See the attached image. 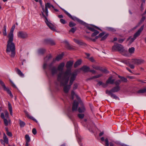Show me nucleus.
<instances>
[{
	"mask_svg": "<svg viewBox=\"0 0 146 146\" xmlns=\"http://www.w3.org/2000/svg\"><path fill=\"white\" fill-rule=\"evenodd\" d=\"M144 25H143L141 26V28L138 30V31L134 34L133 37L136 39L137 37L140 35L143 29Z\"/></svg>",
	"mask_w": 146,
	"mask_h": 146,
	"instance_id": "9d476101",
	"label": "nucleus"
},
{
	"mask_svg": "<svg viewBox=\"0 0 146 146\" xmlns=\"http://www.w3.org/2000/svg\"><path fill=\"white\" fill-rule=\"evenodd\" d=\"M7 42L6 52L11 57L14 58L15 54V48L14 43L13 42V38H8Z\"/></svg>",
	"mask_w": 146,
	"mask_h": 146,
	"instance_id": "f03ea898",
	"label": "nucleus"
},
{
	"mask_svg": "<svg viewBox=\"0 0 146 146\" xmlns=\"http://www.w3.org/2000/svg\"><path fill=\"white\" fill-rule=\"evenodd\" d=\"M112 91H111V89L110 91L109 90H106V93L107 94H108V95H110V96H111V95L112 94Z\"/></svg>",
	"mask_w": 146,
	"mask_h": 146,
	"instance_id": "864d4df0",
	"label": "nucleus"
},
{
	"mask_svg": "<svg viewBox=\"0 0 146 146\" xmlns=\"http://www.w3.org/2000/svg\"><path fill=\"white\" fill-rule=\"evenodd\" d=\"M4 29L3 31V34L4 36H6L7 35V33L6 32V26L5 25L4 27Z\"/></svg>",
	"mask_w": 146,
	"mask_h": 146,
	"instance_id": "58836bf2",
	"label": "nucleus"
},
{
	"mask_svg": "<svg viewBox=\"0 0 146 146\" xmlns=\"http://www.w3.org/2000/svg\"><path fill=\"white\" fill-rule=\"evenodd\" d=\"M134 51L135 48L133 47H131V48H129L128 50L129 52V53L131 54L133 53L134 52Z\"/></svg>",
	"mask_w": 146,
	"mask_h": 146,
	"instance_id": "f704fd0d",
	"label": "nucleus"
},
{
	"mask_svg": "<svg viewBox=\"0 0 146 146\" xmlns=\"http://www.w3.org/2000/svg\"><path fill=\"white\" fill-rule=\"evenodd\" d=\"M50 69L51 70L52 74V75L56 74L57 72V70L56 68L54 66L50 67Z\"/></svg>",
	"mask_w": 146,
	"mask_h": 146,
	"instance_id": "2eb2a0df",
	"label": "nucleus"
},
{
	"mask_svg": "<svg viewBox=\"0 0 146 146\" xmlns=\"http://www.w3.org/2000/svg\"><path fill=\"white\" fill-rule=\"evenodd\" d=\"M15 25H13L11 27L10 33L8 35V38H13V33L14 29L15 28Z\"/></svg>",
	"mask_w": 146,
	"mask_h": 146,
	"instance_id": "ddd939ff",
	"label": "nucleus"
},
{
	"mask_svg": "<svg viewBox=\"0 0 146 146\" xmlns=\"http://www.w3.org/2000/svg\"><path fill=\"white\" fill-rule=\"evenodd\" d=\"M0 84L1 85L4 90L7 91L8 94H9L11 97H13V96L10 90L8 89V88H7L6 87L4 83L0 80Z\"/></svg>",
	"mask_w": 146,
	"mask_h": 146,
	"instance_id": "0eeeda50",
	"label": "nucleus"
},
{
	"mask_svg": "<svg viewBox=\"0 0 146 146\" xmlns=\"http://www.w3.org/2000/svg\"><path fill=\"white\" fill-rule=\"evenodd\" d=\"M51 58V55L50 54H49L48 56H46V57L44 58V62L43 66V68L44 69H45L46 68L47 65L46 62Z\"/></svg>",
	"mask_w": 146,
	"mask_h": 146,
	"instance_id": "9b49d317",
	"label": "nucleus"
},
{
	"mask_svg": "<svg viewBox=\"0 0 146 146\" xmlns=\"http://www.w3.org/2000/svg\"><path fill=\"white\" fill-rule=\"evenodd\" d=\"M101 67H100V66H96L94 68V69H95L96 70H99L100 71V70H101Z\"/></svg>",
	"mask_w": 146,
	"mask_h": 146,
	"instance_id": "0e129e2a",
	"label": "nucleus"
},
{
	"mask_svg": "<svg viewBox=\"0 0 146 146\" xmlns=\"http://www.w3.org/2000/svg\"><path fill=\"white\" fill-rule=\"evenodd\" d=\"M42 16L45 18V22L48 26L52 30L54 31L55 29L54 28L53 25L50 23L48 20V19L46 16L44 14L42 13Z\"/></svg>",
	"mask_w": 146,
	"mask_h": 146,
	"instance_id": "6e6552de",
	"label": "nucleus"
},
{
	"mask_svg": "<svg viewBox=\"0 0 146 146\" xmlns=\"http://www.w3.org/2000/svg\"><path fill=\"white\" fill-rule=\"evenodd\" d=\"M4 123L5 124V126H7L8 125V123L9 122L8 121V120L5 118H4Z\"/></svg>",
	"mask_w": 146,
	"mask_h": 146,
	"instance_id": "3c124183",
	"label": "nucleus"
},
{
	"mask_svg": "<svg viewBox=\"0 0 146 146\" xmlns=\"http://www.w3.org/2000/svg\"><path fill=\"white\" fill-rule=\"evenodd\" d=\"M131 62L138 65L143 63L144 62V60L140 59H132L131 60Z\"/></svg>",
	"mask_w": 146,
	"mask_h": 146,
	"instance_id": "423d86ee",
	"label": "nucleus"
},
{
	"mask_svg": "<svg viewBox=\"0 0 146 146\" xmlns=\"http://www.w3.org/2000/svg\"><path fill=\"white\" fill-rule=\"evenodd\" d=\"M121 81L123 82H127V79L125 78L124 77H123L121 79Z\"/></svg>",
	"mask_w": 146,
	"mask_h": 146,
	"instance_id": "a18cd8bd",
	"label": "nucleus"
},
{
	"mask_svg": "<svg viewBox=\"0 0 146 146\" xmlns=\"http://www.w3.org/2000/svg\"><path fill=\"white\" fill-rule=\"evenodd\" d=\"M71 19L72 20H74V21H76L80 23V24H83L84 23L83 21L81 20L80 19L78 18H77L75 17H72H72H70Z\"/></svg>",
	"mask_w": 146,
	"mask_h": 146,
	"instance_id": "f3484780",
	"label": "nucleus"
},
{
	"mask_svg": "<svg viewBox=\"0 0 146 146\" xmlns=\"http://www.w3.org/2000/svg\"><path fill=\"white\" fill-rule=\"evenodd\" d=\"M81 69L84 72H88L89 71L90 68L89 67L84 66H83Z\"/></svg>",
	"mask_w": 146,
	"mask_h": 146,
	"instance_id": "5701e85b",
	"label": "nucleus"
},
{
	"mask_svg": "<svg viewBox=\"0 0 146 146\" xmlns=\"http://www.w3.org/2000/svg\"><path fill=\"white\" fill-rule=\"evenodd\" d=\"M146 92V88H144L143 89L139 90L137 92L139 93H144Z\"/></svg>",
	"mask_w": 146,
	"mask_h": 146,
	"instance_id": "c9c22d12",
	"label": "nucleus"
},
{
	"mask_svg": "<svg viewBox=\"0 0 146 146\" xmlns=\"http://www.w3.org/2000/svg\"><path fill=\"white\" fill-rule=\"evenodd\" d=\"M128 66H129L131 69H134L135 67L134 65L132 64H131L130 63L128 64Z\"/></svg>",
	"mask_w": 146,
	"mask_h": 146,
	"instance_id": "052dcab7",
	"label": "nucleus"
},
{
	"mask_svg": "<svg viewBox=\"0 0 146 146\" xmlns=\"http://www.w3.org/2000/svg\"><path fill=\"white\" fill-rule=\"evenodd\" d=\"M64 65V62H62L58 66V70L59 71H61L60 72H63L62 71L63 70Z\"/></svg>",
	"mask_w": 146,
	"mask_h": 146,
	"instance_id": "dca6fc26",
	"label": "nucleus"
},
{
	"mask_svg": "<svg viewBox=\"0 0 146 146\" xmlns=\"http://www.w3.org/2000/svg\"><path fill=\"white\" fill-rule=\"evenodd\" d=\"M32 133L34 135H35L36 134L37 131L35 128H33V129Z\"/></svg>",
	"mask_w": 146,
	"mask_h": 146,
	"instance_id": "680f3d73",
	"label": "nucleus"
},
{
	"mask_svg": "<svg viewBox=\"0 0 146 146\" xmlns=\"http://www.w3.org/2000/svg\"><path fill=\"white\" fill-rule=\"evenodd\" d=\"M6 134L9 137H11L12 136V133L11 132H9L8 131H7V132Z\"/></svg>",
	"mask_w": 146,
	"mask_h": 146,
	"instance_id": "338daca9",
	"label": "nucleus"
},
{
	"mask_svg": "<svg viewBox=\"0 0 146 146\" xmlns=\"http://www.w3.org/2000/svg\"><path fill=\"white\" fill-rule=\"evenodd\" d=\"M45 51L44 49L41 48L38 50V52L39 54H42L45 52Z\"/></svg>",
	"mask_w": 146,
	"mask_h": 146,
	"instance_id": "2f4dec72",
	"label": "nucleus"
},
{
	"mask_svg": "<svg viewBox=\"0 0 146 146\" xmlns=\"http://www.w3.org/2000/svg\"><path fill=\"white\" fill-rule=\"evenodd\" d=\"M19 121L20 127H24L25 125V123L24 121H22L20 119H19Z\"/></svg>",
	"mask_w": 146,
	"mask_h": 146,
	"instance_id": "7c9ffc66",
	"label": "nucleus"
},
{
	"mask_svg": "<svg viewBox=\"0 0 146 146\" xmlns=\"http://www.w3.org/2000/svg\"><path fill=\"white\" fill-rule=\"evenodd\" d=\"M25 138L26 142H29L31 140L30 138L29 135L27 134L25 135Z\"/></svg>",
	"mask_w": 146,
	"mask_h": 146,
	"instance_id": "4c0bfd02",
	"label": "nucleus"
},
{
	"mask_svg": "<svg viewBox=\"0 0 146 146\" xmlns=\"http://www.w3.org/2000/svg\"><path fill=\"white\" fill-rule=\"evenodd\" d=\"M123 47L122 45L118 44H115L113 46L112 50L113 51H123Z\"/></svg>",
	"mask_w": 146,
	"mask_h": 146,
	"instance_id": "39448f33",
	"label": "nucleus"
},
{
	"mask_svg": "<svg viewBox=\"0 0 146 146\" xmlns=\"http://www.w3.org/2000/svg\"><path fill=\"white\" fill-rule=\"evenodd\" d=\"M78 105V102L74 101L72 108V112L77 110Z\"/></svg>",
	"mask_w": 146,
	"mask_h": 146,
	"instance_id": "f8f14e48",
	"label": "nucleus"
},
{
	"mask_svg": "<svg viewBox=\"0 0 146 146\" xmlns=\"http://www.w3.org/2000/svg\"><path fill=\"white\" fill-rule=\"evenodd\" d=\"M79 45L83 46H87V44L85 43L82 41Z\"/></svg>",
	"mask_w": 146,
	"mask_h": 146,
	"instance_id": "bf43d9fd",
	"label": "nucleus"
},
{
	"mask_svg": "<svg viewBox=\"0 0 146 146\" xmlns=\"http://www.w3.org/2000/svg\"><path fill=\"white\" fill-rule=\"evenodd\" d=\"M78 116L80 119H82L84 117V114L82 113H80L78 114Z\"/></svg>",
	"mask_w": 146,
	"mask_h": 146,
	"instance_id": "5fc2aeb1",
	"label": "nucleus"
},
{
	"mask_svg": "<svg viewBox=\"0 0 146 146\" xmlns=\"http://www.w3.org/2000/svg\"><path fill=\"white\" fill-rule=\"evenodd\" d=\"M64 54H60L56 57L55 59H53V62H55V60L59 61L62 58Z\"/></svg>",
	"mask_w": 146,
	"mask_h": 146,
	"instance_id": "412c9836",
	"label": "nucleus"
},
{
	"mask_svg": "<svg viewBox=\"0 0 146 146\" xmlns=\"http://www.w3.org/2000/svg\"><path fill=\"white\" fill-rule=\"evenodd\" d=\"M105 146H109V143L108 139L107 138H106L105 140Z\"/></svg>",
	"mask_w": 146,
	"mask_h": 146,
	"instance_id": "8fccbe9b",
	"label": "nucleus"
},
{
	"mask_svg": "<svg viewBox=\"0 0 146 146\" xmlns=\"http://www.w3.org/2000/svg\"><path fill=\"white\" fill-rule=\"evenodd\" d=\"M135 38L134 37L132 38L131 36L129 37L127 39V41H129L130 44L132 43L135 39Z\"/></svg>",
	"mask_w": 146,
	"mask_h": 146,
	"instance_id": "a878e982",
	"label": "nucleus"
},
{
	"mask_svg": "<svg viewBox=\"0 0 146 146\" xmlns=\"http://www.w3.org/2000/svg\"><path fill=\"white\" fill-rule=\"evenodd\" d=\"M101 70H100V71L105 73H107L109 72L108 71V70L106 69L103 68L101 67Z\"/></svg>",
	"mask_w": 146,
	"mask_h": 146,
	"instance_id": "37998d69",
	"label": "nucleus"
},
{
	"mask_svg": "<svg viewBox=\"0 0 146 146\" xmlns=\"http://www.w3.org/2000/svg\"><path fill=\"white\" fill-rule=\"evenodd\" d=\"M77 75V73L76 72H75L72 73L70 74L69 84L68 85H67L68 83L66 84H61L60 81L57 80L58 82H60L61 86H64L63 90L65 93H67L68 92L71 86L73 84V82L75 80Z\"/></svg>",
	"mask_w": 146,
	"mask_h": 146,
	"instance_id": "7ed1b4c3",
	"label": "nucleus"
},
{
	"mask_svg": "<svg viewBox=\"0 0 146 146\" xmlns=\"http://www.w3.org/2000/svg\"><path fill=\"white\" fill-rule=\"evenodd\" d=\"M69 25L70 27H72L75 26L76 25V24L72 22H70L69 23Z\"/></svg>",
	"mask_w": 146,
	"mask_h": 146,
	"instance_id": "09e8293b",
	"label": "nucleus"
},
{
	"mask_svg": "<svg viewBox=\"0 0 146 146\" xmlns=\"http://www.w3.org/2000/svg\"><path fill=\"white\" fill-rule=\"evenodd\" d=\"M107 29L108 31H110L112 32H115L116 31V29L115 28L111 27H107Z\"/></svg>",
	"mask_w": 146,
	"mask_h": 146,
	"instance_id": "72a5a7b5",
	"label": "nucleus"
},
{
	"mask_svg": "<svg viewBox=\"0 0 146 146\" xmlns=\"http://www.w3.org/2000/svg\"><path fill=\"white\" fill-rule=\"evenodd\" d=\"M121 62L127 65H128V64L129 63L128 60H122Z\"/></svg>",
	"mask_w": 146,
	"mask_h": 146,
	"instance_id": "49530a36",
	"label": "nucleus"
},
{
	"mask_svg": "<svg viewBox=\"0 0 146 146\" xmlns=\"http://www.w3.org/2000/svg\"><path fill=\"white\" fill-rule=\"evenodd\" d=\"M73 62L72 61L68 62L66 65L67 69L64 72H59L57 75V80L63 85L66 84L69 81L70 77L71 70Z\"/></svg>",
	"mask_w": 146,
	"mask_h": 146,
	"instance_id": "f257e3e1",
	"label": "nucleus"
},
{
	"mask_svg": "<svg viewBox=\"0 0 146 146\" xmlns=\"http://www.w3.org/2000/svg\"><path fill=\"white\" fill-rule=\"evenodd\" d=\"M15 70L18 74L21 77H23L24 76V74L22 73L21 71L17 68H16Z\"/></svg>",
	"mask_w": 146,
	"mask_h": 146,
	"instance_id": "b1692460",
	"label": "nucleus"
},
{
	"mask_svg": "<svg viewBox=\"0 0 146 146\" xmlns=\"http://www.w3.org/2000/svg\"><path fill=\"white\" fill-rule=\"evenodd\" d=\"M120 90V87L119 86H116L111 89V91L113 92H117Z\"/></svg>",
	"mask_w": 146,
	"mask_h": 146,
	"instance_id": "4be33fe9",
	"label": "nucleus"
},
{
	"mask_svg": "<svg viewBox=\"0 0 146 146\" xmlns=\"http://www.w3.org/2000/svg\"><path fill=\"white\" fill-rule=\"evenodd\" d=\"M114 79H112V77H110L106 81V84H113L114 83Z\"/></svg>",
	"mask_w": 146,
	"mask_h": 146,
	"instance_id": "6ab92c4d",
	"label": "nucleus"
},
{
	"mask_svg": "<svg viewBox=\"0 0 146 146\" xmlns=\"http://www.w3.org/2000/svg\"><path fill=\"white\" fill-rule=\"evenodd\" d=\"M102 76V74H99L95 76L88 79V80H91L95 78H97Z\"/></svg>",
	"mask_w": 146,
	"mask_h": 146,
	"instance_id": "c756f323",
	"label": "nucleus"
},
{
	"mask_svg": "<svg viewBox=\"0 0 146 146\" xmlns=\"http://www.w3.org/2000/svg\"><path fill=\"white\" fill-rule=\"evenodd\" d=\"M78 87V84L77 83H75L73 85V89L75 90Z\"/></svg>",
	"mask_w": 146,
	"mask_h": 146,
	"instance_id": "4d7b16f0",
	"label": "nucleus"
},
{
	"mask_svg": "<svg viewBox=\"0 0 146 146\" xmlns=\"http://www.w3.org/2000/svg\"><path fill=\"white\" fill-rule=\"evenodd\" d=\"M73 40L76 43L79 45H80L81 42L82 41L81 40L77 39L75 38H74L73 39Z\"/></svg>",
	"mask_w": 146,
	"mask_h": 146,
	"instance_id": "473e14b6",
	"label": "nucleus"
},
{
	"mask_svg": "<svg viewBox=\"0 0 146 146\" xmlns=\"http://www.w3.org/2000/svg\"><path fill=\"white\" fill-rule=\"evenodd\" d=\"M112 91H111V89L110 91L109 90H106V93L107 94H108V95H110V96H111V95L112 94Z\"/></svg>",
	"mask_w": 146,
	"mask_h": 146,
	"instance_id": "603ef678",
	"label": "nucleus"
},
{
	"mask_svg": "<svg viewBox=\"0 0 146 146\" xmlns=\"http://www.w3.org/2000/svg\"><path fill=\"white\" fill-rule=\"evenodd\" d=\"M111 97L113 98V99H115L116 100H119V98L117 97L116 95H115L114 94H113L111 95Z\"/></svg>",
	"mask_w": 146,
	"mask_h": 146,
	"instance_id": "ea45409f",
	"label": "nucleus"
},
{
	"mask_svg": "<svg viewBox=\"0 0 146 146\" xmlns=\"http://www.w3.org/2000/svg\"><path fill=\"white\" fill-rule=\"evenodd\" d=\"M62 10L64 11V13L70 18L72 17V16L71 15L67 12L66 11L63 9H62Z\"/></svg>",
	"mask_w": 146,
	"mask_h": 146,
	"instance_id": "79ce46f5",
	"label": "nucleus"
},
{
	"mask_svg": "<svg viewBox=\"0 0 146 146\" xmlns=\"http://www.w3.org/2000/svg\"><path fill=\"white\" fill-rule=\"evenodd\" d=\"M78 111L80 113L84 112L85 111V109L84 106H82L81 107H79L78 109Z\"/></svg>",
	"mask_w": 146,
	"mask_h": 146,
	"instance_id": "bb28decb",
	"label": "nucleus"
},
{
	"mask_svg": "<svg viewBox=\"0 0 146 146\" xmlns=\"http://www.w3.org/2000/svg\"><path fill=\"white\" fill-rule=\"evenodd\" d=\"M60 21L63 24H64L66 23L65 21L63 19H60Z\"/></svg>",
	"mask_w": 146,
	"mask_h": 146,
	"instance_id": "e2e57ef3",
	"label": "nucleus"
},
{
	"mask_svg": "<svg viewBox=\"0 0 146 146\" xmlns=\"http://www.w3.org/2000/svg\"><path fill=\"white\" fill-rule=\"evenodd\" d=\"M88 58L90 61H91L92 62H93L95 61V60H94L93 57H92L90 58Z\"/></svg>",
	"mask_w": 146,
	"mask_h": 146,
	"instance_id": "13d9d810",
	"label": "nucleus"
},
{
	"mask_svg": "<svg viewBox=\"0 0 146 146\" xmlns=\"http://www.w3.org/2000/svg\"><path fill=\"white\" fill-rule=\"evenodd\" d=\"M94 32L93 33L92 35L91 36L92 37L95 36L97 35L99 33V32L96 30H95V31H94Z\"/></svg>",
	"mask_w": 146,
	"mask_h": 146,
	"instance_id": "e433bc0d",
	"label": "nucleus"
},
{
	"mask_svg": "<svg viewBox=\"0 0 146 146\" xmlns=\"http://www.w3.org/2000/svg\"><path fill=\"white\" fill-rule=\"evenodd\" d=\"M75 93L74 92V91H72L71 92V95L72 96V100L74 99V96L75 95Z\"/></svg>",
	"mask_w": 146,
	"mask_h": 146,
	"instance_id": "69168bd1",
	"label": "nucleus"
},
{
	"mask_svg": "<svg viewBox=\"0 0 146 146\" xmlns=\"http://www.w3.org/2000/svg\"><path fill=\"white\" fill-rule=\"evenodd\" d=\"M81 63V60L77 61L74 64V66L75 68L76 67L80 65Z\"/></svg>",
	"mask_w": 146,
	"mask_h": 146,
	"instance_id": "cd10ccee",
	"label": "nucleus"
},
{
	"mask_svg": "<svg viewBox=\"0 0 146 146\" xmlns=\"http://www.w3.org/2000/svg\"><path fill=\"white\" fill-rule=\"evenodd\" d=\"M108 35V34H107L105 35L104 36L102 37L101 39V41L104 40H105L107 37Z\"/></svg>",
	"mask_w": 146,
	"mask_h": 146,
	"instance_id": "c03bdc74",
	"label": "nucleus"
},
{
	"mask_svg": "<svg viewBox=\"0 0 146 146\" xmlns=\"http://www.w3.org/2000/svg\"><path fill=\"white\" fill-rule=\"evenodd\" d=\"M44 42L46 44H49L52 45H53L55 44L54 41L51 39H46L44 41Z\"/></svg>",
	"mask_w": 146,
	"mask_h": 146,
	"instance_id": "4468645a",
	"label": "nucleus"
},
{
	"mask_svg": "<svg viewBox=\"0 0 146 146\" xmlns=\"http://www.w3.org/2000/svg\"><path fill=\"white\" fill-rule=\"evenodd\" d=\"M24 112L28 117L29 118L33 120V121H35L36 122H37L36 120L34 118V117H33L31 116L28 113V112L26 111H25Z\"/></svg>",
	"mask_w": 146,
	"mask_h": 146,
	"instance_id": "aec40b11",
	"label": "nucleus"
},
{
	"mask_svg": "<svg viewBox=\"0 0 146 146\" xmlns=\"http://www.w3.org/2000/svg\"><path fill=\"white\" fill-rule=\"evenodd\" d=\"M121 81L119 80H118L116 81L114 83L116 86H119L120 83Z\"/></svg>",
	"mask_w": 146,
	"mask_h": 146,
	"instance_id": "de8ad7c7",
	"label": "nucleus"
},
{
	"mask_svg": "<svg viewBox=\"0 0 146 146\" xmlns=\"http://www.w3.org/2000/svg\"><path fill=\"white\" fill-rule=\"evenodd\" d=\"M3 137L4 139V142L6 144H8L9 142V140L6 135L5 133H4L3 134Z\"/></svg>",
	"mask_w": 146,
	"mask_h": 146,
	"instance_id": "393cba45",
	"label": "nucleus"
},
{
	"mask_svg": "<svg viewBox=\"0 0 146 146\" xmlns=\"http://www.w3.org/2000/svg\"><path fill=\"white\" fill-rule=\"evenodd\" d=\"M76 30V27H73L70 30V32H71L72 33H74Z\"/></svg>",
	"mask_w": 146,
	"mask_h": 146,
	"instance_id": "6e6d98bb",
	"label": "nucleus"
},
{
	"mask_svg": "<svg viewBox=\"0 0 146 146\" xmlns=\"http://www.w3.org/2000/svg\"><path fill=\"white\" fill-rule=\"evenodd\" d=\"M124 40V39L123 38L119 39L118 40V41L120 43H122Z\"/></svg>",
	"mask_w": 146,
	"mask_h": 146,
	"instance_id": "774afa93",
	"label": "nucleus"
},
{
	"mask_svg": "<svg viewBox=\"0 0 146 146\" xmlns=\"http://www.w3.org/2000/svg\"><path fill=\"white\" fill-rule=\"evenodd\" d=\"M41 6L42 7V13H43L44 14V13H45L46 15V16H48V8H50L52 7V8H54V6L49 3H45V8L43 6H42L41 5Z\"/></svg>",
	"mask_w": 146,
	"mask_h": 146,
	"instance_id": "20e7f679",
	"label": "nucleus"
},
{
	"mask_svg": "<svg viewBox=\"0 0 146 146\" xmlns=\"http://www.w3.org/2000/svg\"><path fill=\"white\" fill-rule=\"evenodd\" d=\"M8 105L9 109L10 112V114L11 115H13V111L12 106L9 103Z\"/></svg>",
	"mask_w": 146,
	"mask_h": 146,
	"instance_id": "c85d7f7f",
	"label": "nucleus"
},
{
	"mask_svg": "<svg viewBox=\"0 0 146 146\" xmlns=\"http://www.w3.org/2000/svg\"><path fill=\"white\" fill-rule=\"evenodd\" d=\"M86 27L88 30L92 32H94L95 31V29L94 28L100 30H101L98 27L95 26H94L93 27H92L90 26H87Z\"/></svg>",
	"mask_w": 146,
	"mask_h": 146,
	"instance_id": "a211bd4d",
	"label": "nucleus"
},
{
	"mask_svg": "<svg viewBox=\"0 0 146 146\" xmlns=\"http://www.w3.org/2000/svg\"><path fill=\"white\" fill-rule=\"evenodd\" d=\"M62 10L64 11V13L70 18L72 17V16L71 15L67 12L66 11L63 9H62Z\"/></svg>",
	"mask_w": 146,
	"mask_h": 146,
	"instance_id": "a19ab883",
	"label": "nucleus"
},
{
	"mask_svg": "<svg viewBox=\"0 0 146 146\" xmlns=\"http://www.w3.org/2000/svg\"><path fill=\"white\" fill-rule=\"evenodd\" d=\"M17 36L19 38L24 39L28 37V35L25 32L20 31L18 33Z\"/></svg>",
	"mask_w": 146,
	"mask_h": 146,
	"instance_id": "1a4fd4ad",
	"label": "nucleus"
}]
</instances>
